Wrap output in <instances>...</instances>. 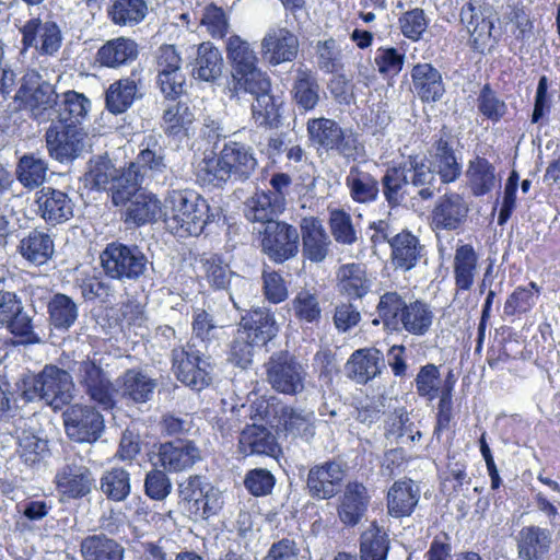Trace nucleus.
Wrapping results in <instances>:
<instances>
[{"label":"nucleus","mask_w":560,"mask_h":560,"mask_svg":"<svg viewBox=\"0 0 560 560\" xmlns=\"http://www.w3.org/2000/svg\"><path fill=\"white\" fill-rule=\"evenodd\" d=\"M90 109L91 102L84 94L67 91L62 94V100H58L56 115H54L51 121L65 120V124L82 126V121L88 117Z\"/></svg>","instance_id":"8fccbe9b"},{"label":"nucleus","mask_w":560,"mask_h":560,"mask_svg":"<svg viewBox=\"0 0 560 560\" xmlns=\"http://www.w3.org/2000/svg\"><path fill=\"white\" fill-rule=\"evenodd\" d=\"M194 119L189 106L184 102H178L164 110L162 128L168 137H176L187 130Z\"/></svg>","instance_id":"69168bd1"},{"label":"nucleus","mask_w":560,"mask_h":560,"mask_svg":"<svg viewBox=\"0 0 560 560\" xmlns=\"http://www.w3.org/2000/svg\"><path fill=\"white\" fill-rule=\"evenodd\" d=\"M380 186L389 209L402 206L407 197H412L406 172L401 168L400 163L386 168L380 179Z\"/></svg>","instance_id":"79ce46f5"},{"label":"nucleus","mask_w":560,"mask_h":560,"mask_svg":"<svg viewBox=\"0 0 560 560\" xmlns=\"http://www.w3.org/2000/svg\"><path fill=\"white\" fill-rule=\"evenodd\" d=\"M142 175L132 167L120 170L109 187L106 189L110 192L112 202L115 206H125L142 191Z\"/></svg>","instance_id":"3c124183"},{"label":"nucleus","mask_w":560,"mask_h":560,"mask_svg":"<svg viewBox=\"0 0 560 560\" xmlns=\"http://www.w3.org/2000/svg\"><path fill=\"white\" fill-rule=\"evenodd\" d=\"M341 130L342 128L332 119L320 117L307 121V132L311 141L327 151L336 144Z\"/></svg>","instance_id":"774afa93"},{"label":"nucleus","mask_w":560,"mask_h":560,"mask_svg":"<svg viewBox=\"0 0 560 560\" xmlns=\"http://www.w3.org/2000/svg\"><path fill=\"white\" fill-rule=\"evenodd\" d=\"M221 162L228 167L234 180L245 182L254 173L257 161L253 149L237 141H229L220 150Z\"/></svg>","instance_id":"5701e85b"},{"label":"nucleus","mask_w":560,"mask_h":560,"mask_svg":"<svg viewBox=\"0 0 560 560\" xmlns=\"http://www.w3.org/2000/svg\"><path fill=\"white\" fill-rule=\"evenodd\" d=\"M124 207V221L127 224L140 226L163 218V208L160 200L154 195L143 190Z\"/></svg>","instance_id":"473e14b6"},{"label":"nucleus","mask_w":560,"mask_h":560,"mask_svg":"<svg viewBox=\"0 0 560 560\" xmlns=\"http://www.w3.org/2000/svg\"><path fill=\"white\" fill-rule=\"evenodd\" d=\"M401 316L399 330H406L413 336L425 335L434 318L430 305L420 300L410 302Z\"/></svg>","instance_id":"864d4df0"},{"label":"nucleus","mask_w":560,"mask_h":560,"mask_svg":"<svg viewBox=\"0 0 560 560\" xmlns=\"http://www.w3.org/2000/svg\"><path fill=\"white\" fill-rule=\"evenodd\" d=\"M55 481L57 490L68 499H81L95 488V479L81 457H69L57 471Z\"/></svg>","instance_id":"f8f14e48"},{"label":"nucleus","mask_w":560,"mask_h":560,"mask_svg":"<svg viewBox=\"0 0 560 560\" xmlns=\"http://www.w3.org/2000/svg\"><path fill=\"white\" fill-rule=\"evenodd\" d=\"M420 499V488L411 479L398 480L387 493L388 513L394 517L409 516Z\"/></svg>","instance_id":"72a5a7b5"},{"label":"nucleus","mask_w":560,"mask_h":560,"mask_svg":"<svg viewBox=\"0 0 560 560\" xmlns=\"http://www.w3.org/2000/svg\"><path fill=\"white\" fill-rule=\"evenodd\" d=\"M228 58L232 63V78L257 67V57L249 44L233 35L226 44Z\"/></svg>","instance_id":"680f3d73"},{"label":"nucleus","mask_w":560,"mask_h":560,"mask_svg":"<svg viewBox=\"0 0 560 560\" xmlns=\"http://www.w3.org/2000/svg\"><path fill=\"white\" fill-rule=\"evenodd\" d=\"M161 138L160 135L153 133L145 136L141 143L143 148L139 152L136 161L129 164L130 167L142 175V179L147 175L154 176L162 174L167 168L165 149L160 142Z\"/></svg>","instance_id":"bb28decb"},{"label":"nucleus","mask_w":560,"mask_h":560,"mask_svg":"<svg viewBox=\"0 0 560 560\" xmlns=\"http://www.w3.org/2000/svg\"><path fill=\"white\" fill-rule=\"evenodd\" d=\"M390 260L395 268L411 270L422 257L423 246L419 238L407 230L395 234L390 241Z\"/></svg>","instance_id":"cd10ccee"},{"label":"nucleus","mask_w":560,"mask_h":560,"mask_svg":"<svg viewBox=\"0 0 560 560\" xmlns=\"http://www.w3.org/2000/svg\"><path fill=\"white\" fill-rule=\"evenodd\" d=\"M107 277L119 281H138L145 277L152 262L137 245L109 243L100 256Z\"/></svg>","instance_id":"39448f33"},{"label":"nucleus","mask_w":560,"mask_h":560,"mask_svg":"<svg viewBox=\"0 0 560 560\" xmlns=\"http://www.w3.org/2000/svg\"><path fill=\"white\" fill-rule=\"evenodd\" d=\"M39 215L50 225H57L73 217L74 203L63 191L44 187L36 192Z\"/></svg>","instance_id":"6ab92c4d"},{"label":"nucleus","mask_w":560,"mask_h":560,"mask_svg":"<svg viewBox=\"0 0 560 560\" xmlns=\"http://www.w3.org/2000/svg\"><path fill=\"white\" fill-rule=\"evenodd\" d=\"M59 95L56 88L35 70L26 71L20 80L14 100L38 124L48 122L56 115Z\"/></svg>","instance_id":"20e7f679"},{"label":"nucleus","mask_w":560,"mask_h":560,"mask_svg":"<svg viewBox=\"0 0 560 560\" xmlns=\"http://www.w3.org/2000/svg\"><path fill=\"white\" fill-rule=\"evenodd\" d=\"M284 208L277 199H272L265 190L255 192L244 202V215L250 222L261 223L265 226L277 222V218Z\"/></svg>","instance_id":"c03bdc74"},{"label":"nucleus","mask_w":560,"mask_h":560,"mask_svg":"<svg viewBox=\"0 0 560 560\" xmlns=\"http://www.w3.org/2000/svg\"><path fill=\"white\" fill-rule=\"evenodd\" d=\"M18 252L30 264L42 266L54 255V240L44 230L33 229L20 240Z\"/></svg>","instance_id":"2f4dec72"},{"label":"nucleus","mask_w":560,"mask_h":560,"mask_svg":"<svg viewBox=\"0 0 560 560\" xmlns=\"http://www.w3.org/2000/svg\"><path fill=\"white\" fill-rule=\"evenodd\" d=\"M478 255L469 244L456 248L453 261L455 285L458 290L471 289L477 271Z\"/></svg>","instance_id":"603ef678"},{"label":"nucleus","mask_w":560,"mask_h":560,"mask_svg":"<svg viewBox=\"0 0 560 560\" xmlns=\"http://www.w3.org/2000/svg\"><path fill=\"white\" fill-rule=\"evenodd\" d=\"M48 165L46 161L34 154L23 155L16 165L18 180L28 189L39 187L46 179Z\"/></svg>","instance_id":"052dcab7"},{"label":"nucleus","mask_w":560,"mask_h":560,"mask_svg":"<svg viewBox=\"0 0 560 560\" xmlns=\"http://www.w3.org/2000/svg\"><path fill=\"white\" fill-rule=\"evenodd\" d=\"M119 172L107 153L93 155L83 176L84 185L90 189L106 190Z\"/></svg>","instance_id":"09e8293b"},{"label":"nucleus","mask_w":560,"mask_h":560,"mask_svg":"<svg viewBox=\"0 0 560 560\" xmlns=\"http://www.w3.org/2000/svg\"><path fill=\"white\" fill-rule=\"evenodd\" d=\"M468 211V203L462 195L445 194L439 199L432 211L433 223L438 229L456 230L466 221Z\"/></svg>","instance_id":"b1692460"},{"label":"nucleus","mask_w":560,"mask_h":560,"mask_svg":"<svg viewBox=\"0 0 560 560\" xmlns=\"http://www.w3.org/2000/svg\"><path fill=\"white\" fill-rule=\"evenodd\" d=\"M136 42L125 37H118L106 42L96 52V60L103 67L117 69L126 66L138 57Z\"/></svg>","instance_id":"58836bf2"},{"label":"nucleus","mask_w":560,"mask_h":560,"mask_svg":"<svg viewBox=\"0 0 560 560\" xmlns=\"http://www.w3.org/2000/svg\"><path fill=\"white\" fill-rule=\"evenodd\" d=\"M49 155L60 163L73 162L86 151L88 133L82 126L65 124V120L50 121L45 132Z\"/></svg>","instance_id":"423d86ee"},{"label":"nucleus","mask_w":560,"mask_h":560,"mask_svg":"<svg viewBox=\"0 0 560 560\" xmlns=\"http://www.w3.org/2000/svg\"><path fill=\"white\" fill-rule=\"evenodd\" d=\"M370 504L366 487L358 481L349 482L338 506V516L347 526H355L364 517Z\"/></svg>","instance_id":"393cba45"},{"label":"nucleus","mask_w":560,"mask_h":560,"mask_svg":"<svg viewBox=\"0 0 560 560\" xmlns=\"http://www.w3.org/2000/svg\"><path fill=\"white\" fill-rule=\"evenodd\" d=\"M191 75L205 82H214L222 74L224 61L220 50L210 42L197 47L195 60L190 63Z\"/></svg>","instance_id":"f704fd0d"},{"label":"nucleus","mask_w":560,"mask_h":560,"mask_svg":"<svg viewBox=\"0 0 560 560\" xmlns=\"http://www.w3.org/2000/svg\"><path fill=\"white\" fill-rule=\"evenodd\" d=\"M202 267L208 283L215 290H229L231 287L243 288L248 281L231 270L221 256L211 254L202 259Z\"/></svg>","instance_id":"a19ab883"},{"label":"nucleus","mask_w":560,"mask_h":560,"mask_svg":"<svg viewBox=\"0 0 560 560\" xmlns=\"http://www.w3.org/2000/svg\"><path fill=\"white\" fill-rule=\"evenodd\" d=\"M291 93L300 109H314L320 101V85L316 74L304 66L298 67Z\"/></svg>","instance_id":"c9c22d12"},{"label":"nucleus","mask_w":560,"mask_h":560,"mask_svg":"<svg viewBox=\"0 0 560 560\" xmlns=\"http://www.w3.org/2000/svg\"><path fill=\"white\" fill-rule=\"evenodd\" d=\"M336 281L339 293L350 300L362 299L372 287L366 267L359 262L341 265L336 271Z\"/></svg>","instance_id":"a878e982"},{"label":"nucleus","mask_w":560,"mask_h":560,"mask_svg":"<svg viewBox=\"0 0 560 560\" xmlns=\"http://www.w3.org/2000/svg\"><path fill=\"white\" fill-rule=\"evenodd\" d=\"M265 366L267 382L276 392L298 395L304 390L306 372L288 351L273 353Z\"/></svg>","instance_id":"0eeeda50"},{"label":"nucleus","mask_w":560,"mask_h":560,"mask_svg":"<svg viewBox=\"0 0 560 560\" xmlns=\"http://www.w3.org/2000/svg\"><path fill=\"white\" fill-rule=\"evenodd\" d=\"M240 450L245 455L276 456L279 446L276 436L264 425H247L240 435Z\"/></svg>","instance_id":"ea45409f"},{"label":"nucleus","mask_w":560,"mask_h":560,"mask_svg":"<svg viewBox=\"0 0 560 560\" xmlns=\"http://www.w3.org/2000/svg\"><path fill=\"white\" fill-rule=\"evenodd\" d=\"M100 490L110 501L126 500L131 491L129 471L119 467L104 471L100 479Z\"/></svg>","instance_id":"13d9d810"},{"label":"nucleus","mask_w":560,"mask_h":560,"mask_svg":"<svg viewBox=\"0 0 560 560\" xmlns=\"http://www.w3.org/2000/svg\"><path fill=\"white\" fill-rule=\"evenodd\" d=\"M156 386V380L135 369L127 370L120 377L122 397L136 404L151 400Z\"/></svg>","instance_id":"49530a36"},{"label":"nucleus","mask_w":560,"mask_h":560,"mask_svg":"<svg viewBox=\"0 0 560 560\" xmlns=\"http://www.w3.org/2000/svg\"><path fill=\"white\" fill-rule=\"evenodd\" d=\"M516 542L521 559L544 560L551 547V533L539 526H526L518 532Z\"/></svg>","instance_id":"7c9ffc66"},{"label":"nucleus","mask_w":560,"mask_h":560,"mask_svg":"<svg viewBox=\"0 0 560 560\" xmlns=\"http://www.w3.org/2000/svg\"><path fill=\"white\" fill-rule=\"evenodd\" d=\"M49 326L60 332L68 331L79 318L77 302L65 293H54L47 302Z\"/></svg>","instance_id":"e433bc0d"},{"label":"nucleus","mask_w":560,"mask_h":560,"mask_svg":"<svg viewBox=\"0 0 560 560\" xmlns=\"http://www.w3.org/2000/svg\"><path fill=\"white\" fill-rule=\"evenodd\" d=\"M281 420L287 431L294 435L310 439L315 433V415L313 411L283 407L281 410Z\"/></svg>","instance_id":"0e129e2a"},{"label":"nucleus","mask_w":560,"mask_h":560,"mask_svg":"<svg viewBox=\"0 0 560 560\" xmlns=\"http://www.w3.org/2000/svg\"><path fill=\"white\" fill-rule=\"evenodd\" d=\"M210 207L194 190H172L164 200L163 220L166 229L178 237L198 236L211 221Z\"/></svg>","instance_id":"f257e3e1"},{"label":"nucleus","mask_w":560,"mask_h":560,"mask_svg":"<svg viewBox=\"0 0 560 560\" xmlns=\"http://www.w3.org/2000/svg\"><path fill=\"white\" fill-rule=\"evenodd\" d=\"M408 303L397 292H386L380 298L377 313L384 326L390 330L399 331L401 314Z\"/></svg>","instance_id":"e2e57ef3"},{"label":"nucleus","mask_w":560,"mask_h":560,"mask_svg":"<svg viewBox=\"0 0 560 560\" xmlns=\"http://www.w3.org/2000/svg\"><path fill=\"white\" fill-rule=\"evenodd\" d=\"M21 32L23 50L34 48L42 56H54L61 47V31L54 21L31 19Z\"/></svg>","instance_id":"2eb2a0df"},{"label":"nucleus","mask_w":560,"mask_h":560,"mask_svg":"<svg viewBox=\"0 0 560 560\" xmlns=\"http://www.w3.org/2000/svg\"><path fill=\"white\" fill-rule=\"evenodd\" d=\"M350 199L360 205H370L378 200L380 179L359 165H352L345 178Z\"/></svg>","instance_id":"c85d7f7f"},{"label":"nucleus","mask_w":560,"mask_h":560,"mask_svg":"<svg viewBox=\"0 0 560 560\" xmlns=\"http://www.w3.org/2000/svg\"><path fill=\"white\" fill-rule=\"evenodd\" d=\"M74 382L67 368L47 364L36 375L24 381L22 396L27 401L43 400L54 410H60L73 398Z\"/></svg>","instance_id":"7ed1b4c3"},{"label":"nucleus","mask_w":560,"mask_h":560,"mask_svg":"<svg viewBox=\"0 0 560 560\" xmlns=\"http://www.w3.org/2000/svg\"><path fill=\"white\" fill-rule=\"evenodd\" d=\"M299 38L287 27H270L261 39V55L267 61L277 66L292 61L299 52Z\"/></svg>","instance_id":"f3484780"},{"label":"nucleus","mask_w":560,"mask_h":560,"mask_svg":"<svg viewBox=\"0 0 560 560\" xmlns=\"http://www.w3.org/2000/svg\"><path fill=\"white\" fill-rule=\"evenodd\" d=\"M147 13L144 0H113L107 10L110 21L119 26H135L144 20Z\"/></svg>","instance_id":"4d7b16f0"},{"label":"nucleus","mask_w":560,"mask_h":560,"mask_svg":"<svg viewBox=\"0 0 560 560\" xmlns=\"http://www.w3.org/2000/svg\"><path fill=\"white\" fill-rule=\"evenodd\" d=\"M16 454L26 466L38 468L50 455L48 441L34 432L23 430L16 438Z\"/></svg>","instance_id":"a18cd8bd"},{"label":"nucleus","mask_w":560,"mask_h":560,"mask_svg":"<svg viewBox=\"0 0 560 560\" xmlns=\"http://www.w3.org/2000/svg\"><path fill=\"white\" fill-rule=\"evenodd\" d=\"M156 82L167 98H176L184 91L182 58L174 45H163L155 52Z\"/></svg>","instance_id":"9b49d317"},{"label":"nucleus","mask_w":560,"mask_h":560,"mask_svg":"<svg viewBox=\"0 0 560 560\" xmlns=\"http://www.w3.org/2000/svg\"><path fill=\"white\" fill-rule=\"evenodd\" d=\"M67 435L80 443H94L105 430L103 415L93 406L74 404L63 412Z\"/></svg>","instance_id":"1a4fd4ad"},{"label":"nucleus","mask_w":560,"mask_h":560,"mask_svg":"<svg viewBox=\"0 0 560 560\" xmlns=\"http://www.w3.org/2000/svg\"><path fill=\"white\" fill-rule=\"evenodd\" d=\"M385 368L383 353L376 348L355 350L346 363L347 376L358 384H366Z\"/></svg>","instance_id":"412c9836"},{"label":"nucleus","mask_w":560,"mask_h":560,"mask_svg":"<svg viewBox=\"0 0 560 560\" xmlns=\"http://www.w3.org/2000/svg\"><path fill=\"white\" fill-rule=\"evenodd\" d=\"M140 82L133 74L113 82L105 92L106 109L114 115L127 112L137 100L142 98Z\"/></svg>","instance_id":"c756f323"},{"label":"nucleus","mask_w":560,"mask_h":560,"mask_svg":"<svg viewBox=\"0 0 560 560\" xmlns=\"http://www.w3.org/2000/svg\"><path fill=\"white\" fill-rule=\"evenodd\" d=\"M270 90L271 83L268 75L258 67L234 75L230 86L231 96H237L240 92H246L255 98L270 92Z\"/></svg>","instance_id":"bf43d9fd"},{"label":"nucleus","mask_w":560,"mask_h":560,"mask_svg":"<svg viewBox=\"0 0 560 560\" xmlns=\"http://www.w3.org/2000/svg\"><path fill=\"white\" fill-rule=\"evenodd\" d=\"M406 172L412 198L430 200L434 197L438 188L435 172L425 155H409L400 163Z\"/></svg>","instance_id":"dca6fc26"},{"label":"nucleus","mask_w":560,"mask_h":560,"mask_svg":"<svg viewBox=\"0 0 560 560\" xmlns=\"http://www.w3.org/2000/svg\"><path fill=\"white\" fill-rule=\"evenodd\" d=\"M83 560H124L125 548L105 534L86 536L80 544Z\"/></svg>","instance_id":"37998d69"},{"label":"nucleus","mask_w":560,"mask_h":560,"mask_svg":"<svg viewBox=\"0 0 560 560\" xmlns=\"http://www.w3.org/2000/svg\"><path fill=\"white\" fill-rule=\"evenodd\" d=\"M413 93L425 103H436L445 94V83L441 72L431 63L413 66L411 70Z\"/></svg>","instance_id":"4be33fe9"},{"label":"nucleus","mask_w":560,"mask_h":560,"mask_svg":"<svg viewBox=\"0 0 560 560\" xmlns=\"http://www.w3.org/2000/svg\"><path fill=\"white\" fill-rule=\"evenodd\" d=\"M156 456L160 467L168 472L189 470L202 459L199 446L191 440L180 438L161 443Z\"/></svg>","instance_id":"4468645a"},{"label":"nucleus","mask_w":560,"mask_h":560,"mask_svg":"<svg viewBox=\"0 0 560 560\" xmlns=\"http://www.w3.org/2000/svg\"><path fill=\"white\" fill-rule=\"evenodd\" d=\"M389 538L384 528L373 523L360 537L361 560H386Z\"/></svg>","instance_id":"5fc2aeb1"},{"label":"nucleus","mask_w":560,"mask_h":560,"mask_svg":"<svg viewBox=\"0 0 560 560\" xmlns=\"http://www.w3.org/2000/svg\"><path fill=\"white\" fill-rule=\"evenodd\" d=\"M432 165L434 172L444 184L455 182L462 174V165L457 162L454 150L448 140L441 136L434 143Z\"/></svg>","instance_id":"de8ad7c7"},{"label":"nucleus","mask_w":560,"mask_h":560,"mask_svg":"<svg viewBox=\"0 0 560 560\" xmlns=\"http://www.w3.org/2000/svg\"><path fill=\"white\" fill-rule=\"evenodd\" d=\"M303 256L312 262H322L329 253L331 241L322 221L315 217L303 218L300 223Z\"/></svg>","instance_id":"aec40b11"},{"label":"nucleus","mask_w":560,"mask_h":560,"mask_svg":"<svg viewBox=\"0 0 560 560\" xmlns=\"http://www.w3.org/2000/svg\"><path fill=\"white\" fill-rule=\"evenodd\" d=\"M108 361L109 357L101 353H93L81 360L60 361L74 375L89 399L105 411L113 410L117 404V388L112 380Z\"/></svg>","instance_id":"f03ea898"},{"label":"nucleus","mask_w":560,"mask_h":560,"mask_svg":"<svg viewBox=\"0 0 560 560\" xmlns=\"http://www.w3.org/2000/svg\"><path fill=\"white\" fill-rule=\"evenodd\" d=\"M252 115L255 122L261 127L278 128L281 124L280 104L270 92L255 98Z\"/></svg>","instance_id":"338daca9"},{"label":"nucleus","mask_w":560,"mask_h":560,"mask_svg":"<svg viewBox=\"0 0 560 560\" xmlns=\"http://www.w3.org/2000/svg\"><path fill=\"white\" fill-rule=\"evenodd\" d=\"M172 369L177 380L195 390H201L209 385L211 364L195 343L172 350Z\"/></svg>","instance_id":"6e6552de"},{"label":"nucleus","mask_w":560,"mask_h":560,"mask_svg":"<svg viewBox=\"0 0 560 560\" xmlns=\"http://www.w3.org/2000/svg\"><path fill=\"white\" fill-rule=\"evenodd\" d=\"M0 328L22 338L23 343H34L39 339L34 332L31 316L24 311L15 293L0 291Z\"/></svg>","instance_id":"ddd939ff"},{"label":"nucleus","mask_w":560,"mask_h":560,"mask_svg":"<svg viewBox=\"0 0 560 560\" xmlns=\"http://www.w3.org/2000/svg\"><path fill=\"white\" fill-rule=\"evenodd\" d=\"M300 234L283 221L270 222L261 235V249L275 262L281 264L299 253Z\"/></svg>","instance_id":"9d476101"},{"label":"nucleus","mask_w":560,"mask_h":560,"mask_svg":"<svg viewBox=\"0 0 560 560\" xmlns=\"http://www.w3.org/2000/svg\"><path fill=\"white\" fill-rule=\"evenodd\" d=\"M466 175L468 185L475 196H483L495 187V168L485 158L478 156L470 161Z\"/></svg>","instance_id":"6e6d98bb"},{"label":"nucleus","mask_w":560,"mask_h":560,"mask_svg":"<svg viewBox=\"0 0 560 560\" xmlns=\"http://www.w3.org/2000/svg\"><path fill=\"white\" fill-rule=\"evenodd\" d=\"M238 329L246 331L255 343L262 347L276 337L278 325L269 310L255 308L242 318Z\"/></svg>","instance_id":"4c0bfd02"},{"label":"nucleus","mask_w":560,"mask_h":560,"mask_svg":"<svg viewBox=\"0 0 560 560\" xmlns=\"http://www.w3.org/2000/svg\"><path fill=\"white\" fill-rule=\"evenodd\" d=\"M345 476L342 465L335 460L312 467L306 481L311 497L317 500L334 498L340 491Z\"/></svg>","instance_id":"a211bd4d"}]
</instances>
